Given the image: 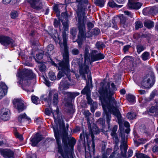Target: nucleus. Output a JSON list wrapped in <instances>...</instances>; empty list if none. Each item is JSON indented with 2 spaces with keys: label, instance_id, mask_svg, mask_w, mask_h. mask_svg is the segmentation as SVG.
I'll return each instance as SVG.
<instances>
[{
  "label": "nucleus",
  "instance_id": "1",
  "mask_svg": "<svg viewBox=\"0 0 158 158\" xmlns=\"http://www.w3.org/2000/svg\"><path fill=\"white\" fill-rule=\"evenodd\" d=\"M112 89H110V84L108 82L106 85H104L102 89L99 90L103 110V115L106 116V123L108 124V128L111 130L110 122L111 120V113L115 116L119 120L121 118V114L118 109L119 103H117L114 98L112 97L114 91L117 89L113 83L111 84Z\"/></svg>",
  "mask_w": 158,
  "mask_h": 158
},
{
  "label": "nucleus",
  "instance_id": "2",
  "mask_svg": "<svg viewBox=\"0 0 158 158\" xmlns=\"http://www.w3.org/2000/svg\"><path fill=\"white\" fill-rule=\"evenodd\" d=\"M63 38L64 50L63 58L62 61L59 62L58 64L59 71L57 75V78L59 79L63 77L66 76L65 78L63 79L60 82L59 88L61 89H66L69 88V86L71 85L70 83L67 81V79H68L70 82H71L72 80L71 79L70 75L69 49L67 45V36L64 33H63Z\"/></svg>",
  "mask_w": 158,
  "mask_h": 158
},
{
  "label": "nucleus",
  "instance_id": "3",
  "mask_svg": "<svg viewBox=\"0 0 158 158\" xmlns=\"http://www.w3.org/2000/svg\"><path fill=\"white\" fill-rule=\"evenodd\" d=\"M18 76L20 78L18 83L21 85L22 88L23 90L28 92L24 87L29 86L31 84V80L35 77V74L32 71L26 69H24L18 73Z\"/></svg>",
  "mask_w": 158,
  "mask_h": 158
},
{
  "label": "nucleus",
  "instance_id": "4",
  "mask_svg": "<svg viewBox=\"0 0 158 158\" xmlns=\"http://www.w3.org/2000/svg\"><path fill=\"white\" fill-rule=\"evenodd\" d=\"M91 64L90 61V54L89 53V47L86 46L84 50V64L79 65V71L80 74L83 78L86 79L85 74H87L89 72V64Z\"/></svg>",
  "mask_w": 158,
  "mask_h": 158
},
{
  "label": "nucleus",
  "instance_id": "5",
  "mask_svg": "<svg viewBox=\"0 0 158 158\" xmlns=\"http://www.w3.org/2000/svg\"><path fill=\"white\" fill-rule=\"evenodd\" d=\"M94 137V135L91 133L89 131L85 132V133L83 131L80 136V139L82 141L83 140L84 143H85V138H86L89 149V150H92L93 151H94L95 148Z\"/></svg>",
  "mask_w": 158,
  "mask_h": 158
},
{
  "label": "nucleus",
  "instance_id": "6",
  "mask_svg": "<svg viewBox=\"0 0 158 158\" xmlns=\"http://www.w3.org/2000/svg\"><path fill=\"white\" fill-rule=\"evenodd\" d=\"M86 19H78L77 24V27L79 30L78 37L81 39H83L84 38H89L92 35L89 31L85 33V27L84 22Z\"/></svg>",
  "mask_w": 158,
  "mask_h": 158
},
{
  "label": "nucleus",
  "instance_id": "7",
  "mask_svg": "<svg viewBox=\"0 0 158 158\" xmlns=\"http://www.w3.org/2000/svg\"><path fill=\"white\" fill-rule=\"evenodd\" d=\"M76 2H78L77 9L78 20L81 19H86V16H85V10L86 9V7L88 5L87 0H76Z\"/></svg>",
  "mask_w": 158,
  "mask_h": 158
},
{
  "label": "nucleus",
  "instance_id": "8",
  "mask_svg": "<svg viewBox=\"0 0 158 158\" xmlns=\"http://www.w3.org/2000/svg\"><path fill=\"white\" fill-rule=\"evenodd\" d=\"M154 75L153 74H148L144 77L142 81V85L145 88H148L152 86L155 80Z\"/></svg>",
  "mask_w": 158,
  "mask_h": 158
},
{
  "label": "nucleus",
  "instance_id": "9",
  "mask_svg": "<svg viewBox=\"0 0 158 158\" xmlns=\"http://www.w3.org/2000/svg\"><path fill=\"white\" fill-rule=\"evenodd\" d=\"M51 112L54 119L55 122L59 124V127L60 128H65V125L64 121H63L61 115L59 112V109L58 107H56V110H51Z\"/></svg>",
  "mask_w": 158,
  "mask_h": 158
},
{
  "label": "nucleus",
  "instance_id": "10",
  "mask_svg": "<svg viewBox=\"0 0 158 158\" xmlns=\"http://www.w3.org/2000/svg\"><path fill=\"white\" fill-rule=\"evenodd\" d=\"M69 15H68L67 13L66 12H62L59 18V20L62 23L63 26V28L65 31H67L69 28Z\"/></svg>",
  "mask_w": 158,
  "mask_h": 158
},
{
  "label": "nucleus",
  "instance_id": "11",
  "mask_svg": "<svg viewBox=\"0 0 158 158\" xmlns=\"http://www.w3.org/2000/svg\"><path fill=\"white\" fill-rule=\"evenodd\" d=\"M31 6L37 10H40L43 8L41 0H27Z\"/></svg>",
  "mask_w": 158,
  "mask_h": 158
},
{
  "label": "nucleus",
  "instance_id": "12",
  "mask_svg": "<svg viewBox=\"0 0 158 158\" xmlns=\"http://www.w3.org/2000/svg\"><path fill=\"white\" fill-rule=\"evenodd\" d=\"M13 103L19 112L23 111L26 108L24 106L23 101L20 99H14Z\"/></svg>",
  "mask_w": 158,
  "mask_h": 158
},
{
  "label": "nucleus",
  "instance_id": "13",
  "mask_svg": "<svg viewBox=\"0 0 158 158\" xmlns=\"http://www.w3.org/2000/svg\"><path fill=\"white\" fill-rule=\"evenodd\" d=\"M143 13L145 15L156 14L158 13V7L153 6L145 8L143 9Z\"/></svg>",
  "mask_w": 158,
  "mask_h": 158
},
{
  "label": "nucleus",
  "instance_id": "14",
  "mask_svg": "<svg viewBox=\"0 0 158 158\" xmlns=\"http://www.w3.org/2000/svg\"><path fill=\"white\" fill-rule=\"evenodd\" d=\"M42 139V135L39 133H37L34 137L31 138L30 141L31 142V145L33 147L36 146Z\"/></svg>",
  "mask_w": 158,
  "mask_h": 158
},
{
  "label": "nucleus",
  "instance_id": "15",
  "mask_svg": "<svg viewBox=\"0 0 158 158\" xmlns=\"http://www.w3.org/2000/svg\"><path fill=\"white\" fill-rule=\"evenodd\" d=\"M0 153L1 155L5 158H12L14 154L13 151L8 149H0Z\"/></svg>",
  "mask_w": 158,
  "mask_h": 158
},
{
  "label": "nucleus",
  "instance_id": "16",
  "mask_svg": "<svg viewBox=\"0 0 158 158\" xmlns=\"http://www.w3.org/2000/svg\"><path fill=\"white\" fill-rule=\"evenodd\" d=\"M13 42V40L9 37L0 35V43L4 46L12 44Z\"/></svg>",
  "mask_w": 158,
  "mask_h": 158
},
{
  "label": "nucleus",
  "instance_id": "17",
  "mask_svg": "<svg viewBox=\"0 0 158 158\" xmlns=\"http://www.w3.org/2000/svg\"><path fill=\"white\" fill-rule=\"evenodd\" d=\"M52 92H50L48 96V99L52 102L54 105H56L59 101L58 94L57 93H54L53 96Z\"/></svg>",
  "mask_w": 158,
  "mask_h": 158
},
{
  "label": "nucleus",
  "instance_id": "18",
  "mask_svg": "<svg viewBox=\"0 0 158 158\" xmlns=\"http://www.w3.org/2000/svg\"><path fill=\"white\" fill-rule=\"evenodd\" d=\"M7 90V87L5 84L2 82L0 83V99L6 94Z\"/></svg>",
  "mask_w": 158,
  "mask_h": 158
},
{
  "label": "nucleus",
  "instance_id": "19",
  "mask_svg": "<svg viewBox=\"0 0 158 158\" xmlns=\"http://www.w3.org/2000/svg\"><path fill=\"white\" fill-rule=\"evenodd\" d=\"M86 99L87 101V103L88 104L90 105L91 111L93 112V110L97 107V103L96 102H94L90 97V96L86 97Z\"/></svg>",
  "mask_w": 158,
  "mask_h": 158
},
{
  "label": "nucleus",
  "instance_id": "20",
  "mask_svg": "<svg viewBox=\"0 0 158 158\" xmlns=\"http://www.w3.org/2000/svg\"><path fill=\"white\" fill-rule=\"evenodd\" d=\"M142 4V3L136 2L128 3V6L130 8L138 10L140 8Z\"/></svg>",
  "mask_w": 158,
  "mask_h": 158
},
{
  "label": "nucleus",
  "instance_id": "21",
  "mask_svg": "<svg viewBox=\"0 0 158 158\" xmlns=\"http://www.w3.org/2000/svg\"><path fill=\"white\" fill-rule=\"evenodd\" d=\"M120 19L121 26L124 28L127 27L128 26L129 21L127 18L123 16Z\"/></svg>",
  "mask_w": 158,
  "mask_h": 158
},
{
  "label": "nucleus",
  "instance_id": "22",
  "mask_svg": "<svg viewBox=\"0 0 158 158\" xmlns=\"http://www.w3.org/2000/svg\"><path fill=\"white\" fill-rule=\"evenodd\" d=\"M123 146L120 147L122 156L124 157H127V151L128 146L126 143H123Z\"/></svg>",
  "mask_w": 158,
  "mask_h": 158
},
{
  "label": "nucleus",
  "instance_id": "23",
  "mask_svg": "<svg viewBox=\"0 0 158 158\" xmlns=\"http://www.w3.org/2000/svg\"><path fill=\"white\" fill-rule=\"evenodd\" d=\"M89 131L93 134H98L100 131L99 129L96 125H94L93 126L92 128L91 127H90L89 126Z\"/></svg>",
  "mask_w": 158,
  "mask_h": 158
},
{
  "label": "nucleus",
  "instance_id": "24",
  "mask_svg": "<svg viewBox=\"0 0 158 158\" xmlns=\"http://www.w3.org/2000/svg\"><path fill=\"white\" fill-rule=\"evenodd\" d=\"M18 120L19 122L21 123L25 121L31 120V119L28 117L25 113L20 115L18 118Z\"/></svg>",
  "mask_w": 158,
  "mask_h": 158
},
{
  "label": "nucleus",
  "instance_id": "25",
  "mask_svg": "<svg viewBox=\"0 0 158 158\" xmlns=\"http://www.w3.org/2000/svg\"><path fill=\"white\" fill-rule=\"evenodd\" d=\"M119 130H120V136L121 137V143H125V133L123 127H119Z\"/></svg>",
  "mask_w": 158,
  "mask_h": 158
},
{
  "label": "nucleus",
  "instance_id": "26",
  "mask_svg": "<svg viewBox=\"0 0 158 158\" xmlns=\"http://www.w3.org/2000/svg\"><path fill=\"white\" fill-rule=\"evenodd\" d=\"M137 52L139 54L142 52L146 48V45L144 44H138L136 45Z\"/></svg>",
  "mask_w": 158,
  "mask_h": 158
},
{
  "label": "nucleus",
  "instance_id": "27",
  "mask_svg": "<svg viewBox=\"0 0 158 158\" xmlns=\"http://www.w3.org/2000/svg\"><path fill=\"white\" fill-rule=\"evenodd\" d=\"M143 24L144 26L148 29H151L154 26V22L151 20H146L144 22Z\"/></svg>",
  "mask_w": 158,
  "mask_h": 158
},
{
  "label": "nucleus",
  "instance_id": "28",
  "mask_svg": "<svg viewBox=\"0 0 158 158\" xmlns=\"http://www.w3.org/2000/svg\"><path fill=\"white\" fill-rule=\"evenodd\" d=\"M81 93L83 94H86V97L89 96H91V91L89 87L88 86H86L81 91Z\"/></svg>",
  "mask_w": 158,
  "mask_h": 158
},
{
  "label": "nucleus",
  "instance_id": "29",
  "mask_svg": "<svg viewBox=\"0 0 158 158\" xmlns=\"http://www.w3.org/2000/svg\"><path fill=\"white\" fill-rule=\"evenodd\" d=\"M67 96L71 99H74L75 97L78 96L80 93L79 92H67L66 93Z\"/></svg>",
  "mask_w": 158,
  "mask_h": 158
},
{
  "label": "nucleus",
  "instance_id": "30",
  "mask_svg": "<svg viewBox=\"0 0 158 158\" xmlns=\"http://www.w3.org/2000/svg\"><path fill=\"white\" fill-rule=\"evenodd\" d=\"M141 57L144 61L148 60L150 58V54L148 52H145L142 54Z\"/></svg>",
  "mask_w": 158,
  "mask_h": 158
},
{
  "label": "nucleus",
  "instance_id": "31",
  "mask_svg": "<svg viewBox=\"0 0 158 158\" xmlns=\"http://www.w3.org/2000/svg\"><path fill=\"white\" fill-rule=\"evenodd\" d=\"M95 46L96 48L99 50L103 49L106 46L104 43L101 41L97 42L95 44Z\"/></svg>",
  "mask_w": 158,
  "mask_h": 158
},
{
  "label": "nucleus",
  "instance_id": "32",
  "mask_svg": "<svg viewBox=\"0 0 158 158\" xmlns=\"http://www.w3.org/2000/svg\"><path fill=\"white\" fill-rule=\"evenodd\" d=\"M94 2L96 5L102 7L104 6L105 1L104 0H94Z\"/></svg>",
  "mask_w": 158,
  "mask_h": 158
},
{
  "label": "nucleus",
  "instance_id": "33",
  "mask_svg": "<svg viewBox=\"0 0 158 158\" xmlns=\"http://www.w3.org/2000/svg\"><path fill=\"white\" fill-rule=\"evenodd\" d=\"M38 65L39 70L41 72H44L46 70V67L44 64L43 62H39Z\"/></svg>",
  "mask_w": 158,
  "mask_h": 158
},
{
  "label": "nucleus",
  "instance_id": "34",
  "mask_svg": "<svg viewBox=\"0 0 158 158\" xmlns=\"http://www.w3.org/2000/svg\"><path fill=\"white\" fill-rule=\"evenodd\" d=\"M48 53L53 54L54 52V47L52 44H50L48 45L47 48Z\"/></svg>",
  "mask_w": 158,
  "mask_h": 158
},
{
  "label": "nucleus",
  "instance_id": "35",
  "mask_svg": "<svg viewBox=\"0 0 158 158\" xmlns=\"http://www.w3.org/2000/svg\"><path fill=\"white\" fill-rule=\"evenodd\" d=\"M44 53V52L42 51L41 52H40V53H38L36 55V57H35L34 58L36 61L37 62H40V61L39 60H40L42 59Z\"/></svg>",
  "mask_w": 158,
  "mask_h": 158
},
{
  "label": "nucleus",
  "instance_id": "36",
  "mask_svg": "<svg viewBox=\"0 0 158 158\" xmlns=\"http://www.w3.org/2000/svg\"><path fill=\"white\" fill-rule=\"evenodd\" d=\"M98 53V51L95 50L93 51L91 53V60H90V61L91 62V63L93 62V60H94Z\"/></svg>",
  "mask_w": 158,
  "mask_h": 158
},
{
  "label": "nucleus",
  "instance_id": "37",
  "mask_svg": "<svg viewBox=\"0 0 158 158\" xmlns=\"http://www.w3.org/2000/svg\"><path fill=\"white\" fill-rule=\"evenodd\" d=\"M136 114L133 112H131L128 113L127 115V117L129 119H133L135 118Z\"/></svg>",
  "mask_w": 158,
  "mask_h": 158
},
{
  "label": "nucleus",
  "instance_id": "38",
  "mask_svg": "<svg viewBox=\"0 0 158 158\" xmlns=\"http://www.w3.org/2000/svg\"><path fill=\"white\" fill-rule=\"evenodd\" d=\"M143 27V23L140 21H136L135 23V28L137 30Z\"/></svg>",
  "mask_w": 158,
  "mask_h": 158
},
{
  "label": "nucleus",
  "instance_id": "39",
  "mask_svg": "<svg viewBox=\"0 0 158 158\" xmlns=\"http://www.w3.org/2000/svg\"><path fill=\"white\" fill-rule=\"evenodd\" d=\"M97 124L98 125L100 126L102 128L105 127V120L103 119L102 118H99L97 122Z\"/></svg>",
  "mask_w": 158,
  "mask_h": 158
},
{
  "label": "nucleus",
  "instance_id": "40",
  "mask_svg": "<svg viewBox=\"0 0 158 158\" xmlns=\"http://www.w3.org/2000/svg\"><path fill=\"white\" fill-rule=\"evenodd\" d=\"M108 5L111 7H121L122 5H119L116 4L113 1L109 2L108 3Z\"/></svg>",
  "mask_w": 158,
  "mask_h": 158
},
{
  "label": "nucleus",
  "instance_id": "41",
  "mask_svg": "<svg viewBox=\"0 0 158 158\" xmlns=\"http://www.w3.org/2000/svg\"><path fill=\"white\" fill-rule=\"evenodd\" d=\"M135 156L137 158H150L148 156L143 153H136Z\"/></svg>",
  "mask_w": 158,
  "mask_h": 158
},
{
  "label": "nucleus",
  "instance_id": "42",
  "mask_svg": "<svg viewBox=\"0 0 158 158\" xmlns=\"http://www.w3.org/2000/svg\"><path fill=\"white\" fill-rule=\"evenodd\" d=\"M10 110L6 108H3L1 110L0 115L5 114L7 115L10 114Z\"/></svg>",
  "mask_w": 158,
  "mask_h": 158
},
{
  "label": "nucleus",
  "instance_id": "43",
  "mask_svg": "<svg viewBox=\"0 0 158 158\" xmlns=\"http://www.w3.org/2000/svg\"><path fill=\"white\" fill-rule=\"evenodd\" d=\"M104 56L103 55V54H102L100 52L98 53L94 60H93V62L96 60L103 59L104 58Z\"/></svg>",
  "mask_w": 158,
  "mask_h": 158
},
{
  "label": "nucleus",
  "instance_id": "44",
  "mask_svg": "<svg viewBox=\"0 0 158 158\" xmlns=\"http://www.w3.org/2000/svg\"><path fill=\"white\" fill-rule=\"evenodd\" d=\"M83 113L85 117L87 118V121L89 122V116L91 115V113L89 112V111L87 110H84Z\"/></svg>",
  "mask_w": 158,
  "mask_h": 158
},
{
  "label": "nucleus",
  "instance_id": "45",
  "mask_svg": "<svg viewBox=\"0 0 158 158\" xmlns=\"http://www.w3.org/2000/svg\"><path fill=\"white\" fill-rule=\"evenodd\" d=\"M158 111L157 106H152L149 109V111L152 113H157Z\"/></svg>",
  "mask_w": 158,
  "mask_h": 158
},
{
  "label": "nucleus",
  "instance_id": "46",
  "mask_svg": "<svg viewBox=\"0 0 158 158\" xmlns=\"http://www.w3.org/2000/svg\"><path fill=\"white\" fill-rule=\"evenodd\" d=\"M127 98L128 101L133 102L135 100V97L132 95L128 94L127 95Z\"/></svg>",
  "mask_w": 158,
  "mask_h": 158
},
{
  "label": "nucleus",
  "instance_id": "47",
  "mask_svg": "<svg viewBox=\"0 0 158 158\" xmlns=\"http://www.w3.org/2000/svg\"><path fill=\"white\" fill-rule=\"evenodd\" d=\"M49 76L50 79L51 80L53 81L56 79L55 74L52 72H49Z\"/></svg>",
  "mask_w": 158,
  "mask_h": 158
},
{
  "label": "nucleus",
  "instance_id": "48",
  "mask_svg": "<svg viewBox=\"0 0 158 158\" xmlns=\"http://www.w3.org/2000/svg\"><path fill=\"white\" fill-rule=\"evenodd\" d=\"M18 13L16 11L14 10L11 11L10 13V16L12 19H14L18 16Z\"/></svg>",
  "mask_w": 158,
  "mask_h": 158
},
{
  "label": "nucleus",
  "instance_id": "49",
  "mask_svg": "<svg viewBox=\"0 0 158 158\" xmlns=\"http://www.w3.org/2000/svg\"><path fill=\"white\" fill-rule=\"evenodd\" d=\"M100 32V30L98 28H96L93 29V31L92 32V34L93 35L96 36L98 35Z\"/></svg>",
  "mask_w": 158,
  "mask_h": 158
},
{
  "label": "nucleus",
  "instance_id": "50",
  "mask_svg": "<svg viewBox=\"0 0 158 158\" xmlns=\"http://www.w3.org/2000/svg\"><path fill=\"white\" fill-rule=\"evenodd\" d=\"M77 31L76 29L74 28H73L70 31V33L73 36V40H74V38L76 37Z\"/></svg>",
  "mask_w": 158,
  "mask_h": 158
},
{
  "label": "nucleus",
  "instance_id": "51",
  "mask_svg": "<svg viewBox=\"0 0 158 158\" xmlns=\"http://www.w3.org/2000/svg\"><path fill=\"white\" fill-rule=\"evenodd\" d=\"M10 114L7 115H0V118L1 119L4 121H7L9 119Z\"/></svg>",
  "mask_w": 158,
  "mask_h": 158
},
{
  "label": "nucleus",
  "instance_id": "52",
  "mask_svg": "<svg viewBox=\"0 0 158 158\" xmlns=\"http://www.w3.org/2000/svg\"><path fill=\"white\" fill-rule=\"evenodd\" d=\"M53 10L56 13L57 16H59L60 11L58 9V6L57 5H55L54 6Z\"/></svg>",
  "mask_w": 158,
  "mask_h": 158
},
{
  "label": "nucleus",
  "instance_id": "53",
  "mask_svg": "<svg viewBox=\"0 0 158 158\" xmlns=\"http://www.w3.org/2000/svg\"><path fill=\"white\" fill-rule=\"evenodd\" d=\"M39 98L35 96H32L31 97V100L32 102L35 103L37 104L38 100Z\"/></svg>",
  "mask_w": 158,
  "mask_h": 158
},
{
  "label": "nucleus",
  "instance_id": "54",
  "mask_svg": "<svg viewBox=\"0 0 158 158\" xmlns=\"http://www.w3.org/2000/svg\"><path fill=\"white\" fill-rule=\"evenodd\" d=\"M87 26L88 29L89 30L94 27V25L93 22H89L87 23Z\"/></svg>",
  "mask_w": 158,
  "mask_h": 158
},
{
  "label": "nucleus",
  "instance_id": "55",
  "mask_svg": "<svg viewBox=\"0 0 158 158\" xmlns=\"http://www.w3.org/2000/svg\"><path fill=\"white\" fill-rule=\"evenodd\" d=\"M72 53L73 55H77L79 53V50L77 48H74L72 51Z\"/></svg>",
  "mask_w": 158,
  "mask_h": 158
},
{
  "label": "nucleus",
  "instance_id": "56",
  "mask_svg": "<svg viewBox=\"0 0 158 158\" xmlns=\"http://www.w3.org/2000/svg\"><path fill=\"white\" fill-rule=\"evenodd\" d=\"M15 135L17 138H19L20 140L23 139V138L22 135L20 134L17 131L15 132Z\"/></svg>",
  "mask_w": 158,
  "mask_h": 158
},
{
  "label": "nucleus",
  "instance_id": "57",
  "mask_svg": "<svg viewBox=\"0 0 158 158\" xmlns=\"http://www.w3.org/2000/svg\"><path fill=\"white\" fill-rule=\"evenodd\" d=\"M60 21H58L57 20L55 19L54 22V25L55 27H60Z\"/></svg>",
  "mask_w": 158,
  "mask_h": 158
},
{
  "label": "nucleus",
  "instance_id": "58",
  "mask_svg": "<svg viewBox=\"0 0 158 158\" xmlns=\"http://www.w3.org/2000/svg\"><path fill=\"white\" fill-rule=\"evenodd\" d=\"M131 47V46L129 45H127L123 47V50L124 52H127L129 48Z\"/></svg>",
  "mask_w": 158,
  "mask_h": 158
},
{
  "label": "nucleus",
  "instance_id": "59",
  "mask_svg": "<svg viewBox=\"0 0 158 158\" xmlns=\"http://www.w3.org/2000/svg\"><path fill=\"white\" fill-rule=\"evenodd\" d=\"M51 110H50L48 108H46L45 109V113L46 114L50 116L51 115V110H52L51 108H50Z\"/></svg>",
  "mask_w": 158,
  "mask_h": 158
},
{
  "label": "nucleus",
  "instance_id": "60",
  "mask_svg": "<svg viewBox=\"0 0 158 158\" xmlns=\"http://www.w3.org/2000/svg\"><path fill=\"white\" fill-rule=\"evenodd\" d=\"M128 155H127V157L126 158H128L132 156L133 154V151L131 149H129L128 151Z\"/></svg>",
  "mask_w": 158,
  "mask_h": 158
},
{
  "label": "nucleus",
  "instance_id": "61",
  "mask_svg": "<svg viewBox=\"0 0 158 158\" xmlns=\"http://www.w3.org/2000/svg\"><path fill=\"white\" fill-rule=\"evenodd\" d=\"M124 13L126 15H127L129 17H130L131 18H132L133 14L130 12H129L128 11H125L124 12Z\"/></svg>",
  "mask_w": 158,
  "mask_h": 158
},
{
  "label": "nucleus",
  "instance_id": "62",
  "mask_svg": "<svg viewBox=\"0 0 158 158\" xmlns=\"http://www.w3.org/2000/svg\"><path fill=\"white\" fill-rule=\"evenodd\" d=\"M28 16L32 21H34L36 19L35 17L34 16L32 15L31 13H29L28 14Z\"/></svg>",
  "mask_w": 158,
  "mask_h": 158
},
{
  "label": "nucleus",
  "instance_id": "63",
  "mask_svg": "<svg viewBox=\"0 0 158 158\" xmlns=\"http://www.w3.org/2000/svg\"><path fill=\"white\" fill-rule=\"evenodd\" d=\"M152 151L153 152H158V147L157 145L154 146L152 148Z\"/></svg>",
  "mask_w": 158,
  "mask_h": 158
},
{
  "label": "nucleus",
  "instance_id": "64",
  "mask_svg": "<svg viewBox=\"0 0 158 158\" xmlns=\"http://www.w3.org/2000/svg\"><path fill=\"white\" fill-rule=\"evenodd\" d=\"M113 139L115 141L116 146H117L119 142V139H118V137L117 136V137L114 138Z\"/></svg>",
  "mask_w": 158,
  "mask_h": 158
}]
</instances>
